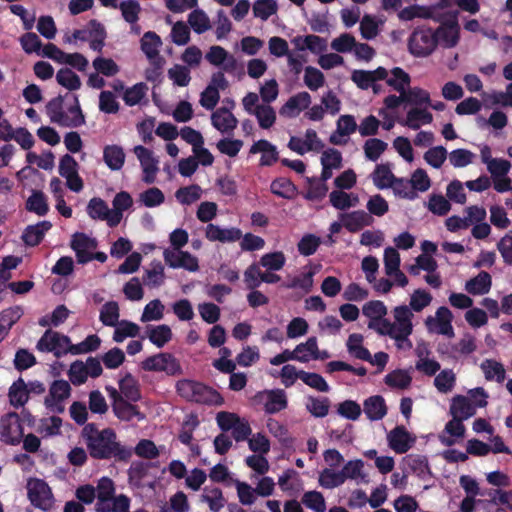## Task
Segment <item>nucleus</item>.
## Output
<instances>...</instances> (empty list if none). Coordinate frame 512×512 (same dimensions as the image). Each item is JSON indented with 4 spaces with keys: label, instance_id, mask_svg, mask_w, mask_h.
I'll return each instance as SVG.
<instances>
[{
    "label": "nucleus",
    "instance_id": "39448f33",
    "mask_svg": "<svg viewBox=\"0 0 512 512\" xmlns=\"http://www.w3.org/2000/svg\"><path fill=\"white\" fill-rule=\"evenodd\" d=\"M470 394L471 397L475 400V405H473L470 400L463 395H456L453 397L450 405V414L453 418L467 420L468 418L475 415L476 406L480 408L487 406L488 402L486 398L488 395L482 387H477L471 390Z\"/></svg>",
    "mask_w": 512,
    "mask_h": 512
},
{
    "label": "nucleus",
    "instance_id": "ddd939ff",
    "mask_svg": "<svg viewBox=\"0 0 512 512\" xmlns=\"http://www.w3.org/2000/svg\"><path fill=\"white\" fill-rule=\"evenodd\" d=\"M163 258L165 263L171 268H183L190 272H195L199 269L197 257L193 256L187 251L171 250L169 248L163 251Z\"/></svg>",
    "mask_w": 512,
    "mask_h": 512
},
{
    "label": "nucleus",
    "instance_id": "bf43d9fd",
    "mask_svg": "<svg viewBox=\"0 0 512 512\" xmlns=\"http://www.w3.org/2000/svg\"><path fill=\"white\" fill-rule=\"evenodd\" d=\"M176 199L183 205H190L201 198V188L197 184L181 187L175 193Z\"/></svg>",
    "mask_w": 512,
    "mask_h": 512
},
{
    "label": "nucleus",
    "instance_id": "7c9ffc66",
    "mask_svg": "<svg viewBox=\"0 0 512 512\" xmlns=\"http://www.w3.org/2000/svg\"><path fill=\"white\" fill-rule=\"evenodd\" d=\"M492 278L486 271H481L477 276L468 280L465 289L472 295H484L491 289Z\"/></svg>",
    "mask_w": 512,
    "mask_h": 512
},
{
    "label": "nucleus",
    "instance_id": "5fc2aeb1",
    "mask_svg": "<svg viewBox=\"0 0 512 512\" xmlns=\"http://www.w3.org/2000/svg\"><path fill=\"white\" fill-rule=\"evenodd\" d=\"M387 143L378 138H370L365 141L363 149L365 157L370 161H377L387 149Z\"/></svg>",
    "mask_w": 512,
    "mask_h": 512
},
{
    "label": "nucleus",
    "instance_id": "1a4fd4ad",
    "mask_svg": "<svg viewBox=\"0 0 512 512\" xmlns=\"http://www.w3.org/2000/svg\"><path fill=\"white\" fill-rule=\"evenodd\" d=\"M27 495L31 504L43 511L52 507L53 494L49 485L42 479L32 478L27 482Z\"/></svg>",
    "mask_w": 512,
    "mask_h": 512
},
{
    "label": "nucleus",
    "instance_id": "4d7b16f0",
    "mask_svg": "<svg viewBox=\"0 0 512 512\" xmlns=\"http://www.w3.org/2000/svg\"><path fill=\"white\" fill-rule=\"evenodd\" d=\"M56 80L59 85L69 91H75L81 86V81L78 75L68 68L60 69L56 74Z\"/></svg>",
    "mask_w": 512,
    "mask_h": 512
},
{
    "label": "nucleus",
    "instance_id": "2f4dec72",
    "mask_svg": "<svg viewBox=\"0 0 512 512\" xmlns=\"http://www.w3.org/2000/svg\"><path fill=\"white\" fill-rule=\"evenodd\" d=\"M146 335L150 342L158 348L164 347L172 339V330L166 324L158 326L148 325L146 327Z\"/></svg>",
    "mask_w": 512,
    "mask_h": 512
},
{
    "label": "nucleus",
    "instance_id": "79ce46f5",
    "mask_svg": "<svg viewBox=\"0 0 512 512\" xmlns=\"http://www.w3.org/2000/svg\"><path fill=\"white\" fill-rule=\"evenodd\" d=\"M100 512H129L130 498L124 494L100 502Z\"/></svg>",
    "mask_w": 512,
    "mask_h": 512
},
{
    "label": "nucleus",
    "instance_id": "de8ad7c7",
    "mask_svg": "<svg viewBox=\"0 0 512 512\" xmlns=\"http://www.w3.org/2000/svg\"><path fill=\"white\" fill-rule=\"evenodd\" d=\"M123 214L116 208L109 209L107 203L98 198V219L106 220L109 227H116L122 220Z\"/></svg>",
    "mask_w": 512,
    "mask_h": 512
},
{
    "label": "nucleus",
    "instance_id": "052dcab7",
    "mask_svg": "<svg viewBox=\"0 0 512 512\" xmlns=\"http://www.w3.org/2000/svg\"><path fill=\"white\" fill-rule=\"evenodd\" d=\"M70 311L64 305L57 306L51 315H46L39 320V325L42 327L48 326H59L62 324L69 316Z\"/></svg>",
    "mask_w": 512,
    "mask_h": 512
},
{
    "label": "nucleus",
    "instance_id": "680f3d73",
    "mask_svg": "<svg viewBox=\"0 0 512 512\" xmlns=\"http://www.w3.org/2000/svg\"><path fill=\"white\" fill-rule=\"evenodd\" d=\"M432 295L424 289H416L410 296L409 308L413 312H421L432 302Z\"/></svg>",
    "mask_w": 512,
    "mask_h": 512
},
{
    "label": "nucleus",
    "instance_id": "338daca9",
    "mask_svg": "<svg viewBox=\"0 0 512 512\" xmlns=\"http://www.w3.org/2000/svg\"><path fill=\"white\" fill-rule=\"evenodd\" d=\"M456 382L455 374L452 370H442L435 378L434 385L440 393L450 392Z\"/></svg>",
    "mask_w": 512,
    "mask_h": 512
},
{
    "label": "nucleus",
    "instance_id": "393cba45",
    "mask_svg": "<svg viewBox=\"0 0 512 512\" xmlns=\"http://www.w3.org/2000/svg\"><path fill=\"white\" fill-rule=\"evenodd\" d=\"M78 41H87L91 49L96 50V20H91L88 28L77 29L72 34L66 33L63 36L64 43L75 44Z\"/></svg>",
    "mask_w": 512,
    "mask_h": 512
},
{
    "label": "nucleus",
    "instance_id": "8fccbe9b",
    "mask_svg": "<svg viewBox=\"0 0 512 512\" xmlns=\"http://www.w3.org/2000/svg\"><path fill=\"white\" fill-rule=\"evenodd\" d=\"M252 115H255L262 129L271 128L276 121L275 110L270 105H257Z\"/></svg>",
    "mask_w": 512,
    "mask_h": 512
},
{
    "label": "nucleus",
    "instance_id": "c85d7f7f",
    "mask_svg": "<svg viewBox=\"0 0 512 512\" xmlns=\"http://www.w3.org/2000/svg\"><path fill=\"white\" fill-rule=\"evenodd\" d=\"M103 161L112 171H119L125 163V152L119 145H107L103 149Z\"/></svg>",
    "mask_w": 512,
    "mask_h": 512
},
{
    "label": "nucleus",
    "instance_id": "13d9d810",
    "mask_svg": "<svg viewBox=\"0 0 512 512\" xmlns=\"http://www.w3.org/2000/svg\"><path fill=\"white\" fill-rule=\"evenodd\" d=\"M188 23L197 34H202L210 28V20L203 10H193L188 16Z\"/></svg>",
    "mask_w": 512,
    "mask_h": 512
},
{
    "label": "nucleus",
    "instance_id": "473e14b6",
    "mask_svg": "<svg viewBox=\"0 0 512 512\" xmlns=\"http://www.w3.org/2000/svg\"><path fill=\"white\" fill-rule=\"evenodd\" d=\"M52 227L49 221H41L35 225L28 226L22 235V239L26 245L36 246L38 245L45 233Z\"/></svg>",
    "mask_w": 512,
    "mask_h": 512
},
{
    "label": "nucleus",
    "instance_id": "4468645a",
    "mask_svg": "<svg viewBox=\"0 0 512 512\" xmlns=\"http://www.w3.org/2000/svg\"><path fill=\"white\" fill-rule=\"evenodd\" d=\"M133 152L143 170V181L147 184L154 183L159 168L158 160L154 157L153 152L142 145L135 146Z\"/></svg>",
    "mask_w": 512,
    "mask_h": 512
},
{
    "label": "nucleus",
    "instance_id": "b1692460",
    "mask_svg": "<svg viewBox=\"0 0 512 512\" xmlns=\"http://www.w3.org/2000/svg\"><path fill=\"white\" fill-rule=\"evenodd\" d=\"M343 226L352 233L360 231L363 227L371 225L373 218L364 210H356L341 215Z\"/></svg>",
    "mask_w": 512,
    "mask_h": 512
},
{
    "label": "nucleus",
    "instance_id": "c756f323",
    "mask_svg": "<svg viewBox=\"0 0 512 512\" xmlns=\"http://www.w3.org/2000/svg\"><path fill=\"white\" fill-rule=\"evenodd\" d=\"M462 419L453 418L448 421L445 425L444 432L449 434V437L445 435H439V441L444 446L451 447L456 443V440L453 438H463L465 435L466 428L463 424Z\"/></svg>",
    "mask_w": 512,
    "mask_h": 512
},
{
    "label": "nucleus",
    "instance_id": "2eb2a0df",
    "mask_svg": "<svg viewBox=\"0 0 512 512\" xmlns=\"http://www.w3.org/2000/svg\"><path fill=\"white\" fill-rule=\"evenodd\" d=\"M459 31L457 17L453 15L434 31L437 44L440 42L445 48L455 47L459 42Z\"/></svg>",
    "mask_w": 512,
    "mask_h": 512
},
{
    "label": "nucleus",
    "instance_id": "f3484780",
    "mask_svg": "<svg viewBox=\"0 0 512 512\" xmlns=\"http://www.w3.org/2000/svg\"><path fill=\"white\" fill-rule=\"evenodd\" d=\"M205 58L211 65L221 67L227 73H232L237 68L236 58L218 45L211 46Z\"/></svg>",
    "mask_w": 512,
    "mask_h": 512
},
{
    "label": "nucleus",
    "instance_id": "4c0bfd02",
    "mask_svg": "<svg viewBox=\"0 0 512 512\" xmlns=\"http://www.w3.org/2000/svg\"><path fill=\"white\" fill-rule=\"evenodd\" d=\"M433 120L432 114L426 109L412 108L408 111L403 125L418 130L421 124H430Z\"/></svg>",
    "mask_w": 512,
    "mask_h": 512
},
{
    "label": "nucleus",
    "instance_id": "a19ab883",
    "mask_svg": "<svg viewBox=\"0 0 512 512\" xmlns=\"http://www.w3.org/2000/svg\"><path fill=\"white\" fill-rule=\"evenodd\" d=\"M140 327L129 320H121L115 326L113 340L117 343L123 342L127 337L134 338L139 335Z\"/></svg>",
    "mask_w": 512,
    "mask_h": 512
},
{
    "label": "nucleus",
    "instance_id": "f704fd0d",
    "mask_svg": "<svg viewBox=\"0 0 512 512\" xmlns=\"http://www.w3.org/2000/svg\"><path fill=\"white\" fill-rule=\"evenodd\" d=\"M363 336L358 333L349 335L346 346L351 356L363 361L371 360L370 351L362 345Z\"/></svg>",
    "mask_w": 512,
    "mask_h": 512
},
{
    "label": "nucleus",
    "instance_id": "603ef678",
    "mask_svg": "<svg viewBox=\"0 0 512 512\" xmlns=\"http://www.w3.org/2000/svg\"><path fill=\"white\" fill-rule=\"evenodd\" d=\"M384 382L391 388L406 389L410 386L412 378L406 371L397 369L388 373Z\"/></svg>",
    "mask_w": 512,
    "mask_h": 512
},
{
    "label": "nucleus",
    "instance_id": "ea45409f",
    "mask_svg": "<svg viewBox=\"0 0 512 512\" xmlns=\"http://www.w3.org/2000/svg\"><path fill=\"white\" fill-rule=\"evenodd\" d=\"M480 367L484 372L486 380H496L498 383H502L505 380L506 372L502 363L486 359L481 363Z\"/></svg>",
    "mask_w": 512,
    "mask_h": 512
},
{
    "label": "nucleus",
    "instance_id": "bb28decb",
    "mask_svg": "<svg viewBox=\"0 0 512 512\" xmlns=\"http://www.w3.org/2000/svg\"><path fill=\"white\" fill-rule=\"evenodd\" d=\"M364 413L371 421L381 420L387 414V406L385 400L380 395L368 397L364 403Z\"/></svg>",
    "mask_w": 512,
    "mask_h": 512
},
{
    "label": "nucleus",
    "instance_id": "9b49d317",
    "mask_svg": "<svg viewBox=\"0 0 512 512\" xmlns=\"http://www.w3.org/2000/svg\"><path fill=\"white\" fill-rule=\"evenodd\" d=\"M71 386L66 380H55L50 385L48 395L45 397V406L53 413H62L65 402L70 397Z\"/></svg>",
    "mask_w": 512,
    "mask_h": 512
},
{
    "label": "nucleus",
    "instance_id": "dca6fc26",
    "mask_svg": "<svg viewBox=\"0 0 512 512\" xmlns=\"http://www.w3.org/2000/svg\"><path fill=\"white\" fill-rule=\"evenodd\" d=\"M59 174L66 179L68 188L74 192H79L83 183L77 172V162L69 155L65 154L59 162Z\"/></svg>",
    "mask_w": 512,
    "mask_h": 512
},
{
    "label": "nucleus",
    "instance_id": "a18cd8bd",
    "mask_svg": "<svg viewBox=\"0 0 512 512\" xmlns=\"http://www.w3.org/2000/svg\"><path fill=\"white\" fill-rule=\"evenodd\" d=\"M119 305L115 301L106 302L101 310L99 319L105 326L115 327L119 322Z\"/></svg>",
    "mask_w": 512,
    "mask_h": 512
},
{
    "label": "nucleus",
    "instance_id": "09e8293b",
    "mask_svg": "<svg viewBox=\"0 0 512 512\" xmlns=\"http://www.w3.org/2000/svg\"><path fill=\"white\" fill-rule=\"evenodd\" d=\"M392 77L386 79L387 85L399 93H405L406 87L410 84V75L400 67L391 70Z\"/></svg>",
    "mask_w": 512,
    "mask_h": 512
},
{
    "label": "nucleus",
    "instance_id": "6ab92c4d",
    "mask_svg": "<svg viewBox=\"0 0 512 512\" xmlns=\"http://www.w3.org/2000/svg\"><path fill=\"white\" fill-rule=\"evenodd\" d=\"M68 376L74 385L83 384L88 376L96 377V358L89 357L86 364L81 361H75L70 366Z\"/></svg>",
    "mask_w": 512,
    "mask_h": 512
},
{
    "label": "nucleus",
    "instance_id": "a878e982",
    "mask_svg": "<svg viewBox=\"0 0 512 512\" xmlns=\"http://www.w3.org/2000/svg\"><path fill=\"white\" fill-rule=\"evenodd\" d=\"M118 384L122 397L125 400L137 402L141 399L140 384L131 373L126 372Z\"/></svg>",
    "mask_w": 512,
    "mask_h": 512
},
{
    "label": "nucleus",
    "instance_id": "f03ea898",
    "mask_svg": "<svg viewBox=\"0 0 512 512\" xmlns=\"http://www.w3.org/2000/svg\"><path fill=\"white\" fill-rule=\"evenodd\" d=\"M46 112L51 122L64 127H78L85 121L78 98L70 93L50 100Z\"/></svg>",
    "mask_w": 512,
    "mask_h": 512
},
{
    "label": "nucleus",
    "instance_id": "6e6552de",
    "mask_svg": "<svg viewBox=\"0 0 512 512\" xmlns=\"http://www.w3.org/2000/svg\"><path fill=\"white\" fill-rule=\"evenodd\" d=\"M254 405H263L266 414H276L288 406L286 392L283 389H266L252 397Z\"/></svg>",
    "mask_w": 512,
    "mask_h": 512
},
{
    "label": "nucleus",
    "instance_id": "f257e3e1",
    "mask_svg": "<svg viewBox=\"0 0 512 512\" xmlns=\"http://www.w3.org/2000/svg\"><path fill=\"white\" fill-rule=\"evenodd\" d=\"M36 348L41 352H52L57 357L67 353L83 354L96 348V335H89L84 341L72 344L68 336L48 329L37 342Z\"/></svg>",
    "mask_w": 512,
    "mask_h": 512
},
{
    "label": "nucleus",
    "instance_id": "c9c22d12",
    "mask_svg": "<svg viewBox=\"0 0 512 512\" xmlns=\"http://www.w3.org/2000/svg\"><path fill=\"white\" fill-rule=\"evenodd\" d=\"M9 400L12 406L19 408L28 401V387L23 379L19 378L9 388Z\"/></svg>",
    "mask_w": 512,
    "mask_h": 512
},
{
    "label": "nucleus",
    "instance_id": "69168bd1",
    "mask_svg": "<svg viewBox=\"0 0 512 512\" xmlns=\"http://www.w3.org/2000/svg\"><path fill=\"white\" fill-rule=\"evenodd\" d=\"M148 87L145 83L140 82L132 86L131 88L126 89L123 100L126 105L134 106L141 102V100L146 95Z\"/></svg>",
    "mask_w": 512,
    "mask_h": 512
},
{
    "label": "nucleus",
    "instance_id": "6e6d98bb",
    "mask_svg": "<svg viewBox=\"0 0 512 512\" xmlns=\"http://www.w3.org/2000/svg\"><path fill=\"white\" fill-rule=\"evenodd\" d=\"M164 305L159 299H154L150 301L144 307L143 313L141 315V322H150V321H159L164 316Z\"/></svg>",
    "mask_w": 512,
    "mask_h": 512
},
{
    "label": "nucleus",
    "instance_id": "49530a36",
    "mask_svg": "<svg viewBox=\"0 0 512 512\" xmlns=\"http://www.w3.org/2000/svg\"><path fill=\"white\" fill-rule=\"evenodd\" d=\"M362 312L366 317L371 319L368 327L374 328L375 320H378L387 314V307L380 300H372L363 306Z\"/></svg>",
    "mask_w": 512,
    "mask_h": 512
},
{
    "label": "nucleus",
    "instance_id": "a211bd4d",
    "mask_svg": "<svg viewBox=\"0 0 512 512\" xmlns=\"http://www.w3.org/2000/svg\"><path fill=\"white\" fill-rule=\"evenodd\" d=\"M389 447L397 454L406 453L415 443L413 437L404 426H396L387 435Z\"/></svg>",
    "mask_w": 512,
    "mask_h": 512
},
{
    "label": "nucleus",
    "instance_id": "412c9836",
    "mask_svg": "<svg viewBox=\"0 0 512 512\" xmlns=\"http://www.w3.org/2000/svg\"><path fill=\"white\" fill-rule=\"evenodd\" d=\"M205 236L210 241L235 242L241 239L242 231L236 227L222 229L218 225L209 223L206 227Z\"/></svg>",
    "mask_w": 512,
    "mask_h": 512
},
{
    "label": "nucleus",
    "instance_id": "c03bdc74",
    "mask_svg": "<svg viewBox=\"0 0 512 512\" xmlns=\"http://www.w3.org/2000/svg\"><path fill=\"white\" fill-rule=\"evenodd\" d=\"M26 209L38 216L46 215L49 207L44 193L41 191H33L26 201Z\"/></svg>",
    "mask_w": 512,
    "mask_h": 512
},
{
    "label": "nucleus",
    "instance_id": "58836bf2",
    "mask_svg": "<svg viewBox=\"0 0 512 512\" xmlns=\"http://www.w3.org/2000/svg\"><path fill=\"white\" fill-rule=\"evenodd\" d=\"M395 178L388 164H378L372 173L374 185L381 190L393 185Z\"/></svg>",
    "mask_w": 512,
    "mask_h": 512
},
{
    "label": "nucleus",
    "instance_id": "aec40b11",
    "mask_svg": "<svg viewBox=\"0 0 512 512\" xmlns=\"http://www.w3.org/2000/svg\"><path fill=\"white\" fill-rule=\"evenodd\" d=\"M211 123L222 134H229L237 128L238 120L228 107H219L212 113Z\"/></svg>",
    "mask_w": 512,
    "mask_h": 512
},
{
    "label": "nucleus",
    "instance_id": "423d86ee",
    "mask_svg": "<svg viewBox=\"0 0 512 512\" xmlns=\"http://www.w3.org/2000/svg\"><path fill=\"white\" fill-rule=\"evenodd\" d=\"M437 48V39L430 27H417L408 39V50L415 57H427Z\"/></svg>",
    "mask_w": 512,
    "mask_h": 512
},
{
    "label": "nucleus",
    "instance_id": "7ed1b4c3",
    "mask_svg": "<svg viewBox=\"0 0 512 512\" xmlns=\"http://www.w3.org/2000/svg\"><path fill=\"white\" fill-rule=\"evenodd\" d=\"M176 392L183 399L198 404L220 406L224 402L223 397L215 389L190 379L179 380L176 383Z\"/></svg>",
    "mask_w": 512,
    "mask_h": 512
},
{
    "label": "nucleus",
    "instance_id": "9d476101",
    "mask_svg": "<svg viewBox=\"0 0 512 512\" xmlns=\"http://www.w3.org/2000/svg\"><path fill=\"white\" fill-rule=\"evenodd\" d=\"M70 247L79 264H86L96 259V239L82 232L71 236Z\"/></svg>",
    "mask_w": 512,
    "mask_h": 512
},
{
    "label": "nucleus",
    "instance_id": "f8f14e48",
    "mask_svg": "<svg viewBox=\"0 0 512 512\" xmlns=\"http://www.w3.org/2000/svg\"><path fill=\"white\" fill-rule=\"evenodd\" d=\"M23 437V427L17 413H8L0 420V439L1 441L16 445L20 443Z\"/></svg>",
    "mask_w": 512,
    "mask_h": 512
},
{
    "label": "nucleus",
    "instance_id": "774afa93",
    "mask_svg": "<svg viewBox=\"0 0 512 512\" xmlns=\"http://www.w3.org/2000/svg\"><path fill=\"white\" fill-rule=\"evenodd\" d=\"M302 503L315 512H325L326 503L324 496L318 491H308L302 497Z\"/></svg>",
    "mask_w": 512,
    "mask_h": 512
},
{
    "label": "nucleus",
    "instance_id": "4be33fe9",
    "mask_svg": "<svg viewBox=\"0 0 512 512\" xmlns=\"http://www.w3.org/2000/svg\"><path fill=\"white\" fill-rule=\"evenodd\" d=\"M113 411L117 418L123 421H131L134 418L139 421L145 419V414L139 410L138 406L132 404L131 401L125 400L123 397L115 399Z\"/></svg>",
    "mask_w": 512,
    "mask_h": 512
},
{
    "label": "nucleus",
    "instance_id": "37998d69",
    "mask_svg": "<svg viewBox=\"0 0 512 512\" xmlns=\"http://www.w3.org/2000/svg\"><path fill=\"white\" fill-rule=\"evenodd\" d=\"M23 314L19 306L10 307L0 313V332L6 337L11 327Z\"/></svg>",
    "mask_w": 512,
    "mask_h": 512
},
{
    "label": "nucleus",
    "instance_id": "0eeeda50",
    "mask_svg": "<svg viewBox=\"0 0 512 512\" xmlns=\"http://www.w3.org/2000/svg\"><path fill=\"white\" fill-rule=\"evenodd\" d=\"M141 368L148 372H164L167 376L183 374L179 360L171 353L161 352L147 357L141 362Z\"/></svg>",
    "mask_w": 512,
    "mask_h": 512
},
{
    "label": "nucleus",
    "instance_id": "e2e57ef3",
    "mask_svg": "<svg viewBox=\"0 0 512 512\" xmlns=\"http://www.w3.org/2000/svg\"><path fill=\"white\" fill-rule=\"evenodd\" d=\"M398 16L403 21H410L414 18L430 19L432 18V11L428 7L410 5L402 9Z\"/></svg>",
    "mask_w": 512,
    "mask_h": 512
},
{
    "label": "nucleus",
    "instance_id": "20e7f679",
    "mask_svg": "<svg viewBox=\"0 0 512 512\" xmlns=\"http://www.w3.org/2000/svg\"><path fill=\"white\" fill-rule=\"evenodd\" d=\"M133 454L130 447L117 441L116 432L112 428L98 431V459H114L117 462H127Z\"/></svg>",
    "mask_w": 512,
    "mask_h": 512
},
{
    "label": "nucleus",
    "instance_id": "864d4df0",
    "mask_svg": "<svg viewBox=\"0 0 512 512\" xmlns=\"http://www.w3.org/2000/svg\"><path fill=\"white\" fill-rule=\"evenodd\" d=\"M203 502L209 505V508L213 512H219L225 503L222 490L218 487L204 489V494L201 496Z\"/></svg>",
    "mask_w": 512,
    "mask_h": 512
},
{
    "label": "nucleus",
    "instance_id": "e433bc0d",
    "mask_svg": "<svg viewBox=\"0 0 512 512\" xmlns=\"http://www.w3.org/2000/svg\"><path fill=\"white\" fill-rule=\"evenodd\" d=\"M118 8L123 19L131 25V30H134V25L138 22L142 10L140 3L137 0H123L119 3Z\"/></svg>",
    "mask_w": 512,
    "mask_h": 512
},
{
    "label": "nucleus",
    "instance_id": "5701e85b",
    "mask_svg": "<svg viewBox=\"0 0 512 512\" xmlns=\"http://www.w3.org/2000/svg\"><path fill=\"white\" fill-rule=\"evenodd\" d=\"M259 152L262 153V156L260 158L261 166H272L274 163H276L279 160V153L277 151L276 146L273 145L268 140H265V139L258 140L251 146V148H250L251 154H256Z\"/></svg>",
    "mask_w": 512,
    "mask_h": 512
},
{
    "label": "nucleus",
    "instance_id": "3c124183",
    "mask_svg": "<svg viewBox=\"0 0 512 512\" xmlns=\"http://www.w3.org/2000/svg\"><path fill=\"white\" fill-rule=\"evenodd\" d=\"M270 189L273 194L285 199H291L296 192L293 182L284 177L273 180Z\"/></svg>",
    "mask_w": 512,
    "mask_h": 512
},
{
    "label": "nucleus",
    "instance_id": "72a5a7b5",
    "mask_svg": "<svg viewBox=\"0 0 512 512\" xmlns=\"http://www.w3.org/2000/svg\"><path fill=\"white\" fill-rule=\"evenodd\" d=\"M162 41L159 35L153 31L144 33L141 38V49L149 60H155L159 57V47Z\"/></svg>",
    "mask_w": 512,
    "mask_h": 512
},
{
    "label": "nucleus",
    "instance_id": "0e129e2a",
    "mask_svg": "<svg viewBox=\"0 0 512 512\" xmlns=\"http://www.w3.org/2000/svg\"><path fill=\"white\" fill-rule=\"evenodd\" d=\"M344 483V477L341 471H334L330 468H325L319 476V484L326 489H333L339 487Z\"/></svg>",
    "mask_w": 512,
    "mask_h": 512
},
{
    "label": "nucleus",
    "instance_id": "cd10ccee",
    "mask_svg": "<svg viewBox=\"0 0 512 512\" xmlns=\"http://www.w3.org/2000/svg\"><path fill=\"white\" fill-rule=\"evenodd\" d=\"M394 327L396 332H413L412 319L413 312L407 305H399L394 307L393 311Z\"/></svg>",
    "mask_w": 512,
    "mask_h": 512
}]
</instances>
